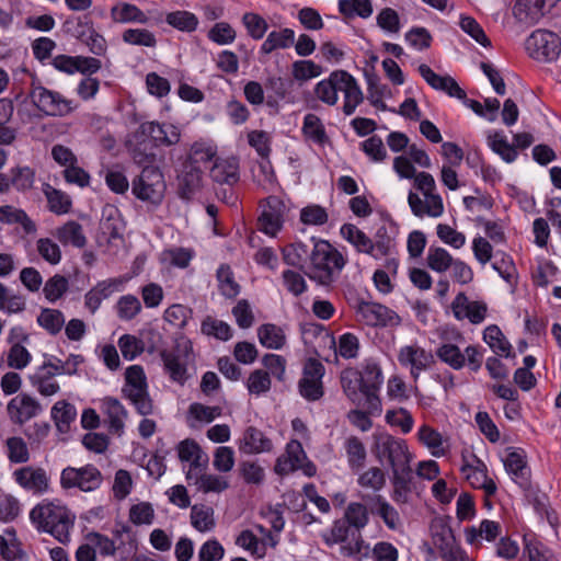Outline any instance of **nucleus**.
I'll list each match as a JSON object with an SVG mask.
<instances>
[{
	"label": "nucleus",
	"mask_w": 561,
	"mask_h": 561,
	"mask_svg": "<svg viewBox=\"0 0 561 561\" xmlns=\"http://www.w3.org/2000/svg\"><path fill=\"white\" fill-rule=\"evenodd\" d=\"M311 256L305 274L320 285L328 286L333 282L334 273L340 272L345 260L328 241L311 239Z\"/></svg>",
	"instance_id": "f257e3e1"
},
{
	"label": "nucleus",
	"mask_w": 561,
	"mask_h": 561,
	"mask_svg": "<svg viewBox=\"0 0 561 561\" xmlns=\"http://www.w3.org/2000/svg\"><path fill=\"white\" fill-rule=\"evenodd\" d=\"M30 517L38 529L49 533L59 542L69 541V531L73 527L75 516H71L67 507L54 503H42L31 511Z\"/></svg>",
	"instance_id": "f03ea898"
},
{
	"label": "nucleus",
	"mask_w": 561,
	"mask_h": 561,
	"mask_svg": "<svg viewBox=\"0 0 561 561\" xmlns=\"http://www.w3.org/2000/svg\"><path fill=\"white\" fill-rule=\"evenodd\" d=\"M371 450L381 465H389L392 472L410 468L411 455L404 439L387 433L375 434Z\"/></svg>",
	"instance_id": "7ed1b4c3"
},
{
	"label": "nucleus",
	"mask_w": 561,
	"mask_h": 561,
	"mask_svg": "<svg viewBox=\"0 0 561 561\" xmlns=\"http://www.w3.org/2000/svg\"><path fill=\"white\" fill-rule=\"evenodd\" d=\"M28 96L32 104L47 116L64 117L77 107L72 100L35 81L31 84Z\"/></svg>",
	"instance_id": "20e7f679"
},
{
	"label": "nucleus",
	"mask_w": 561,
	"mask_h": 561,
	"mask_svg": "<svg viewBox=\"0 0 561 561\" xmlns=\"http://www.w3.org/2000/svg\"><path fill=\"white\" fill-rule=\"evenodd\" d=\"M146 375L141 366L133 365L125 371L124 396L130 400L140 415L152 413L153 405L148 393Z\"/></svg>",
	"instance_id": "39448f33"
},
{
	"label": "nucleus",
	"mask_w": 561,
	"mask_h": 561,
	"mask_svg": "<svg viewBox=\"0 0 561 561\" xmlns=\"http://www.w3.org/2000/svg\"><path fill=\"white\" fill-rule=\"evenodd\" d=\"M165 191L163 174L158 167L146 165L141 173L133 180L131 192L142 202L158 205Z\"/></svg>",
	"instance_id": "423d86ee"
},
{
	"label": "nucleus",
	"mask_w": 561,
	"mask_h": 561,
	"mask_svg": "<svg viewBox=\"0 0 561 561\" xmlns=\"http://www.w3.org/2000/svg\"><path fill=\"white\" fill-rule=\"evenodd\" d=\"M103 481L102 472L91 463L79 468L66 467L60 474V485L62 489H79L85 493L100 489Z\"/></svg>",
	"instance_id": "0eeeda50"
},
{
	"label": "nucleus",
	"mask_w": 561,
	"mask_h": 561,
	"mask_svg": "<svg viewBox=\"0 0 561 561\" xmlns=\"http://www.w3.org/2000/svg\"><path fill=\"white\" fill-rule=\"evenodd\" d=\"M62 28L65 33L85 44L92 54L101 56L106 51V41L94 30L91 21L80 16L68 18Z\"/></svg>",
	"instance_id": "6e6552de"
},
{
	"label": "nucleus",
	"mask_w": 561,
	"mask_h": 561,
	"mask_svg": "<svg viewBox=\"0 0 561 561\" xmlns=\"http://www.w3.org/2000/svg\"><path fill=\"white\" fill-rule=\"evenodd\" d=\"M526 49L536 60L552 61L561 51V41L556 33L537 30L526 39Z\"/></svg>",
	"instance_id": "1a4fd4ad"
},
{
	"label": "nucleus",
	"mask_w": 561,
	"mask_h": 561,
	"mask_svg": "<svg viewBox=\"0 0 561 561\" xmlns=\"http://www.w3.org/2000/svg\"><path fill=\"white\" fill-rule=\"evenodd\" d=\"M357 314L360 321L370 327H398L401 323L397 312L377 302L360 301Z\"/></svg>",
	"instance_id": "9d476101"
},
{
	"label": "nucleus",
	"mask_w": 561,
	"mask_h": 561,
	"mask_svg": "<svg viewBox=\"0 0 561 561\" xmlns=\"http://www.w3.org/2000/svg\"><path fill=\"white\" fill-rule=\"evenodd\" d=\"M362 373L365 405L369 413L381 412V401L378 391L382 385V373L376 363H367Z\"/></svg>",
	"instance_id": "9b49d317"
},
{
	"label": "nucleus",
	"mask_w": 561,
	"mask_h": 561,
	"mask_svg": "<svg viewBox=\"0 0 561 561\" xmlns=\"http://www.w3.org/2000/svg\"><path fill=\"white\" fill-rule=\"evenodd\" d=\"M261 207L263 210L259 217L260 230L274 237L283 227L286 206L279 197L272 195L265 199V204H261Z\"/></svg>",
	"instance_id": "f8f14e48"
},
{
	"label": "nucleus",
	"mask_w": 561,
	"mask_h": 561,
	"mask_svg": "<svg viewBox=\"0 0 561 561\" xmlns=\"http://www.w3.org/2000/svg\"><path fill=\"white\" fill-rule=\"evenodd\" d=\"M188 346L185 345L183 353L181 352L180 344L168 350L163 348L159 352L160 358L163 362V368L170 379L183 385L187 379V355Z\"/></svg>",
	"instance_id": "ddd939ff"
},
{
	"label": "nucleus",
	"mask_w": 561,
	"mask_h": 561,
	"mask_svg": "<svg viewBox=\"0 0 561 561\" xmlns=\"http://www.w3.org/2000/svg\"><path fill=\"white\" fill-rule=\"evenodd\" d=\"M398 360L402 366H410V374L414 381L417 380L421 371L428 369L435 363L431 352L417 345H407L398 354Z\"/></svg>",
	"instance_id": "4468645a"
},
{
	"label": "nucleus",
	"mask_w": 561,
	"mask_h": 561,
	"mask_svg": "<svg viewBox=\"0 0 561 561\" xmlns=\"http://www.w3.org/2000/svg\"><path fill=\"white\" fill-rule=\"evenodd\" d=\"M41 403L26 393H21L11 399L7 405V412L12 423L23 425L28 420L42 412Z\"/></svg>",
	"instance_id": "2eb2a0df"
},
{
	"label": "nucleus",
	"mask_w": 561,
	"mask_h": 561,
	"mask_svg": "<svg viewBox=\"0 0 561 561\" xmlns=\"http://www.w3.org/2000/svg\"><path fill=\"white\" fill-rule=\"evenodd\" d=\"M126 146L135 163L146 167L156 161V146L142 134L140 126L130 135Z\"/></svg>",
	"instance_id": "dca6fc26"
},
{
	"label": "nucleus",
	"mask_w": 561,
	"mask_h": 561,
	"mask_svg": "<svg viewBox=\"0 0 561 561\" xmlns=\"http://www.w3.org/2000/svg\"><path fill=\"white\" fill-rule=\"evenodd\" d=\"M340 78V91L344 94L343 113L352 115L364 101L363 92L355 78L345 70L333 71V79Z\"/></svg>",
	"instance_id": "f3484780"
},
{
	"label": "nucleus",
	"mask_w": 561,
	"mask_h": 561,
	"mask_svg": "<svg viewBox=\"0 0 561 561\" xmlns=\"http://www.w3.org/2000/svg\"><path fill=\"white\" fill-rule=\"evenodd\" d=\"M451 310L457 320L468 319L472 324L481 323L488 307L483 301H470L465 293H459L451 302Z\"/></svg>",
	"instance_id": "a211bd4d"
},
{
	"label": "nucleus",
	"mask_w": 561,
	"mask_h": 561,
	"mask_svg": "<svg viewBox=\"0 0 561 561\" xmlns=\"http://www.w3.org/2000/svg\"><path fill=\"white\" fill-rule=\"evenodd\" d=\"M13 476L19 485L34 494H42L48 490L49 479L42 468L23 467L16 469Z\"/></svg>",
	"instance_id": "6ab92c4d"
},
{
	"label": "nucleus",
	"mask_w": 561,
	"mask_h": 561,
	"mask_svg": "<svg viewBox=\"0 0 561 561\" xmlns=\"http://www.w3.org/2000/svg\"><path fill=\"white\" fill-rule=\"evenodd\" d=\"M150 141L157 147L173 146L180 141V131L173 125H161L157 122H145L139 125Z\"/></svg>",
	"instance_id": "aec40b11"
},
{
	"label": "nucleus",
	"mask_w": 561,
	"mask_h": 561,
	"mask_svg": "<svg viewBox=\"0 0 561 561\" xmlns=\"http://www.w3.org/2000/svg\"><path fill=\"white\" fill-rule=\"evenodd\" d=\"M340 382L344 394L355 405H365L362 373L348 367L341 371Z\"/></svg>",
	"instance_id": "412c9836"
},
{
	"label": "nucleus",
	"mask_w": 561,
	"mask_h": 561,
	"mask_svg": "<svg viewBox=\"0 0 561 561\" xmlns=\"http://www.w3.org/2000/svg\"><path fill=\"white\" fill-rule=\"evenodd\" d=\"M419 72L433 89L444 91L453 98L465 99V90L450 76H439L425 64L420 65Z\"/></svg>",
	"instance_id": "4be33fe9"
},
{
	"label": "nucleus",
	"mask_w": 561,
	"mask_h": 561,
	"mask_svg": "<svg viewBox=\"0 0 561 561\" xmlns=\"http://www.w3.org/2000/svg\"><path fill=\"white\" fill-rule=\"evenodd\" d=\"M477 466L465 463L461 471L466 473V479L476 489H483L488 496H493L496 493L497 486L495 482L488 477L486 466L479 458L474 457Z\"/></svg>",
	"instance_id": "5701e85b"
},
{
	"label": "nucleus",
	"mask_w": 561,
	"mask_h": 561,
	"mask_svg": "<svg viewBox=\"0 0 561 561\" xmlns=\"http://www.w3.org/2000/svg\"><path fill=\"white\" fill-rule=\"evenodd\" d=\"M238 447L241 453L253 455L271 451L273 444L261 430L249 426L244 430Z\"/></svg>",
	"instance_id": "b1692460"
},
{
	"label": "nucleus",
	"mask_w": 561,
	"mask_h": 561,
	"mask_svg": "<svg viewBox=\"0 0 561 561\" xmlns=\"http://www.w3.org/2000/svg\"><path fill=\"white\" fill-rule=\"evenodd\" d=\"M550 11L540 0H517L513 8L515 19L528 26L535 25Z\"/></svg>",
	"instance_id": "393cba45"
},
{
	"label": "nucleus",
	"mask_w": 561,
	"mask_h": 561,
	"mask_svg": "<svg viewBox=\"0 0 561 561\" xmlns=\"http://www.w3.org/2000/svg\"><path fill=\"white\" fill-rule=\"evenodd\" d=\"M393 490L391 493L392 500L398 504H407L411 500V494L414 490L413 472L411 467L400 470H394L391 477Z\"/></svg>",
	"instance_id": "a878e982"
},
{
	"label": "nucleus",
	"mask_w": 561,
	"mask_h": 561,
	"mask_svg": "<svg viewBox=\"0 0 561 561\" xmlns=\"http://www.w3.org/2000/svg\"><path fill=\"white\" fill-rule=\"evenodd\" d=\"M210 176L220 184H236L239 181V160L236 157L217 159L210 170Z\"/></svg>",
	"instance_id": "bb28decb"
},
{
	"label": "nucleus",
	"mask_w": 561,
	"mask_h": 561,
	"mask_svg": "<svg viewBox=\"0 0 561 561\" xmlns=\"http://www.w3.org/2000/svg\"><path fill=\"white\" fill-rule=\"evenodd\" d=\"M301 133L306 140H309L320 147L330 142V138L321 118L313 113H308L304 117Z\"/></svg>",
	"instance_id": "cd10ccee"
},
{
	"label": "nucleus",
	"mask_w": 561,
	"mask_h": 561,
	"mask_svg": "<svg viewBox=\"0 0 561 561\" xmlns=\"http://www.w3.org/2000/svg\"><path fill=\"white\" fill-rule=\"evenodd\" d=\"M434 542L439 548L440 556L445 561H470L463 550L453 546L450 529L443 527L440 534L434 535Z\"/></svg>",
	"instance_id": "c85d7f7f"
},
{
	"label": "nucleus",
	"mask_w": 561,
	"mask_h": 561,
	"mask_svg": "<svg viewBox=\"0 0 561 561\" xmlns=\"http://www.w3.org/2000/svg\"><path fill=\"white\" fill-rule=\"evenodd\" d=\"M0 222L5 225H21L26 234L35 233L37 228L35 222L21 209L11 205L0 207Z\"/></svg>",
	"instance_id": "c756f323"
},
{
	"label": "nucleus",
	"mask_w": 561,
	"mask_h": 561,
	"mask_svg": "<svg viewBox=\"0 0 561 561\" xmlns=\"http://www.w3.org/2000/svg\"><path fill=\"white\" fill-rule=\"evenodd\" d=\"M311 244L295 242L283 249L284 262L290 266L298 267L304 273L307 271L306 264L310 262Z\"/></svg>",
	"instance_id": "7c9ffc66"
},
{
	"label": "nucleus",
	"mask_w": 561,
	"mask_h": 561,
	"mask_svg": "<svg viewBox=\"0 0 561 561\" xmlns=\"http://www.w3.org/2000/svg\"><path fill=\"white\" fill-rule=\"evenodd\" d=\"M77 417V410L73 404L66 400L57 401L51 408V419L58 432L65 434L70 430L71 423Z\"/></svg>",
	"instance_id": "2f4dec72"
},
{
	"label": "nucleus",
	"mask_w": 561,
	"mask_h": 561,
	"mask_svg": "<svg viewBox=\"0 0 561 561\" xmlns=\"http://www.w3.org/2000/svg\"><path fill=\"white\" fill-rule=\"evenodd\" d=\"M55 236L64 245L71 244L81 249L87 244L82 226L75 220L67 221L64 226L59 227Z\"/></svg>",
	"instance_id": "473e14b6"
},
{
	"label": "nucleus",
	"mask_w": 561,
	"mask_h": 561,
	"mask_svg": "<svg viewBox=\"0 0 561 561\" xmlns=\"http://www.w3.org/2000/svg\"><path fill=\"white\" fill-rule=\"evenodd\" d=\"M483 341L491 347L496 355H504L505 357H514L512 353V345L504 336L501 329L491 324L483 331Z\"/></svg>",
	"instance_id": "72a5a7b5"
},
{
	"label": "nucleus",
	"mask_w": 561,
	"mask_h": 561,
	"mask_svg": "<svg viewBox=\"0 0 561 561\" xmlns=\"http://www.w3.org/2000/svg\"><path fill=\"white\" fill-rule=\"evenodd\" d=\"M202 172L193 164H186L183 173L179 176V193L183 199H190L199 187Z\"/></svg>",
	"instance_id": "f704fd0d"
},
{
	"label": "nucleus",
	"mask_w": 561,
	"mask_h": 561,
	"mask_svg": "<svg viewBox=\"0 0 561 561\" xmlns=\"http://www.w3.org/2000/svg\"><path fill=\"white\" fill-rule=\"evenodd\" d=\"M111 16L117 23L137 22L145 24L148 22V16L137 5L127 2L114 5L111 9Z\"/></svg>",
	"instance_id": "c9c22d12"
},
{
	"label": "nucleus",
	"mask_w": 561,
	"mask_h": 561,
	"mask_svg": "<svg viewBox=\"0 0 561 561\" xmlns=\"http://www.w3.org/2000/svg\"><path fill=\"white\" fill-rule=\"evenodd\" d=\"M103 405L108 417L110 431L119 434L124 428V419L127 416L125 408L112 397L104 398Z\"/></svg>",
	"instance_id": "e433bc0d"
},
{
	"label": "nucleus",
	"mask_w": 561,
	"mask_h": 561,
	"mask_svg": "<svg viewBox=\"0 0 561 561\" xmlns=\"http://www.w3.org/2000/svg\"><path fill=\"white\" fill-rule=\"evenodd\" d=\"M257 337L263 346L272 350L282 348L286 342L284 331L273 323H265L259 327Z\"/></svg>",
	"instance_id": "4c0bfd02"
},
{
	"label": "nucleus",
	"mask_w": 561,
	"mask_h": 561,
	"mask_svg": "<svg viewBox=\"0 0 561 561\" xmlns=\"http://www.w3.org/2000/svg\"><path fill=\"white\" fill-rule=\"evenodd\" d=\"M295 42V32L291 28H283L279 32H271L261 46L263 54H271L278 48H288Z\"/></svg>",
	"instance_id": "58836bf2"
},
{
	"label": "nucleus",
	"mask_w": 561,
	"mask_h": 561,
	"mask_svg": "<svg viewBox=\"0 0 561 561\" xmlns=\"http://www.w3.org/2000/svg\"><path fill=\"white\" fill-rule=\"evenodd\" d=\"M43 192L47 198L50 211L61 215L70 210L71 199L66 193L54 188L48 183L44 184Z\"/></svg>",
	"instance_id": "ea45409f"
},
{
	"label": "nucleus",
	"mask_w": 561,
	"mask_h": 561,
	"mask_svg": "<svg viewBox=\"0 0 561 561\" xmlns=\"http://www.w3.org/2000/svg\"><path fill=\"white\" fill-rule=\"evenodd\" d=\"M341 233L359 252L373 253V241L356 226L345 224L341 228Z\"/></svg>",
	"instance_id": "a19ab883"
},
{
	"label": "nucleus",
	"mask_w": 561,
	"mask_h": 561,
	"mask_svg": "<svg viewBox=\"0 0 561 561\" xmlns=\"http://www.w3.org/2000/svg\"><path fill=\"white\" fill-rule=\"evenodd\" d=\"M10 185L19 192H25L33 187L35 171L30 167H15L9 172Z\"/></svg>",
	"instance_id": "79ce46f5"
},
{
	"label": "nucleus",
	"mask_w": 561,
	"mask_h": 561,
	"mask_svg": "<svg viewBox=\"0 0 561 561\" xmlns=\"http://www.w3.org/2000/svg\"><path fill=\"white\" fill-rule=\"evenodd\" d=\"M191 522L195 529L201 533L208 531L215 526L214 510L206 505H193Z\"/></svg>",
	"instance_id": "37998d69"
},
{
	"label": "nucleus",
	"mask_w": 561,
	"mask_h": 561,
	"mask_svg": "<svg viewBox=\"0 0 561 561\" xmlns=\"http://www.w3.org/2000/svg\"><path fill=\"white\" fill-rule=\"evenodd\" d=\"M37 322L48 333L56 335L65 324V317L60 310L44 308L37 317Z\"/></svg>",
	"instance_id": "c03bdc74"
},
{
	"label": "nucleus",
	"mask_w": 561,
	"mask_h": 561,
	"mask_svg": "<svg viewBox=\"0 0 561 561\" xmlns=\"http://www.w3.org/2000/svg\"><path fill=\"white\" fill-rule=\"evenodd\" d=\"M345 450L347 455L348 465L352 469H360L366 461V448L360 439L356 436H351L345 442Z\"/></svg>",
	"instance_id": "a18cd8bd"
},
{
	"label": "nucleus",
	"mask_w": 561,
	"mask_h": 561,
	"mask_svg": "<svg viewBox=\"0 0 561 561\" xmlns=\"http://www.w3.org/2000/svg\"><path fill=\"white\" fill-rule=\"evenodd\" d=\"M420 442L431 449L432 455L435 457H442L445 455L443 448V437L439 432L428 425H423L417 433Z\"/></svg>",
	"instance_id": "49530a36"
},
{
	"label": "nucleus",
	"mask_w": 561,
	"mask_h": 561,
	"mask_svg": "<svg viewBox=\"0 0 561 561\" xmlns=\"http://www.w3.org/2000/svg\"><path fill=\"white\" fill-rule=\"evenodd\" d=\"M426 262L431 270L444 273L450 268L454 259L444 248L431 247L427 251Z\"/></svg>",
	"instance_id": "de8ad7c7"
},
{
	"label": "nucleus",
	"mask_w": 561,
	"mask_h": 561,
	"mask_svg": "<svg viewBox=\"0 0 561 561\" xmlns=\"http://www.w3.org/2000/svg\"><path fill=\"white\" fill-rule=\"evenodd\" d=\"M220 293L229 298H236L240 293V286L233 278V273L228 265H221L217 271Z\"/></svg>",
	"instance_id": "09e8293b"
},
{
	"label": "nucleus",
	"mask_w": 561,
	"mask_h": 561,
	"mask_svg": "<svg viewBox=\"0 0 561 561\" xmlns=\"http://www.w3.org/2000/svg\"><path fill=\"white\" fill-rule=\"evenodd\" d=\"M437 357L454 369H461L465 366L466 357L455 344L446 343L436 351Z\"/></svg>",
	"instance_id": "8fccbe9b"
},
{
	"label": "nucleus",
	"mask_w": 561,
	"mask_h": 561,
	"mask_svg": "<svg viewBox=\"0 0 561 561\" xmlns=\"http://www.w3.org/2000/svg\"><path fill=\"white\" fill-rule=\"evenodd\" d=\"M340 78L333 79V72L328 80H322L317 83L314 92L319 100L322 102L334 105L337 102V91H340Z\"/></svg>",
	"instance_id": "3c124183"
},
{
	"label": "nucleus",
	"mask_w": 561,
	"mask_h": 561,
	"mask_svg": "<svg viewBox=\"0 0 561 561\" xmlns=\"http://www.w3.org/2000/svg\"><path fill=\"white\" fill-rule=\"evenodd\" d=\"M201 330L203 334L214 336L221 341H227L232 335L231 328L228 323L209 316L203 320Z\"/></svg>",
	"instance_id": "603ef678"
},
{
	"label": "nucleus",
	"mask_w": 561,
	"mask_h": 561,
	"mask_svg": "<svg viewBox=\"0 0 561 561\" xmlns=\"http://www.w3.org/2000/svg\"><path fill=\"white\" fill-rule=\"evenodd\" d=\"M339 10L346 16L358 15L367 19L373 13V5L370 0H340Z\"/></svg>",
	"instance_id": "864d4df0"
},
{
	"label": "nucleus",
	"mask_w": 561,
	"mask_h": 561,
	"mask_svg": "<svg viewBox=\"0 0 561 561\" xmlns=\"http://www.w3.org/2000/svg\"><path fill=\"white\" fill-rule=\"evenodd\" d=\"M167 23L182 32H193L196 30L198 20L195 14L188 11H175L167 15Z\"/></svg>",
	"instance_id": "5fc2aeb1"
},
{
	"label": "nucleus",
	"mask_w": 561,
	"mask_h": 561,
	"mask_svg": "<svg viewBox=\"0 0 561 561\" xmlns=\"http://www.w3.org/2000/svg\"><path fill=\"white\" fill-rule=\"evenodd\" d=\"M195 485L204 493H220L229 488V482L224 477L205 472L196 477Z\"/></svg>",
	"instance_id": "6e6d98bb"
},
{
	"label": "nucleus",
	"mask_w": 561,
	"mask_h": 561,
	"mask_svg": "<svg viewBox=\"0 0 561 561\" xmlns=\"http://www.w3.org/2000/svg\"><path fill=\"white\" fill-rule=\"evenodd\" d=\"M68 287V279L62 275L56 274L45 283L43 293L48 301L55 302L62 297Z\"/></svg>",
	"instance_id": "4d7b16f0"
},
{
	"label": "nucleus",
	"mask_w": 561,
	"mask_h": 561,
	"mask_svg": "<svg viewBox=\"0 0 561 561\" xmlns=\"http://www.w3.org/2000/svg\"><path fill=\"white\" fill-rule=\"evenodd\" d=\"M270 373L263 369L252 371L247 381V388L251 394L260 396L266 393L271 389Z\"/></svg>",
	"instance_id": "13d9d810"
},
{
	"label": "nucleus",
	"mask_w": 561,
	"mask_h": 561,
	"mask_svg": "<svg viewBox=\"0 0 561 561\" xmlns=\"http://www.w3.org/2000/svg\"><path fill=\"white\" fill-rule=\"evenodd\" d=\"M375 504L377 506L375 513L390 529H396L400 523V517L397 510L390 505L381 495H377L375 497Z\"/></svg>",
	"instance_id": "bf43d9fd"
},
{
	"label": "nucleus",
	"mask_w": 561,
	"mask_h": 561,
	"mask_svg": "<svg viewBox=\"0 0 561 561\" xmlns=\"http://www.w3.org/2000/svg\"><path fill=\"white\" fill-rule=\"evenodd\" d=\"M0 556L7 561H27V554L21 548V543L13 538L5 539L0 535Z\"/></svg>",
	"instance_id": "052dcab7"
},
{
	"label": "nucleus",
	"mask_w": 561,
	"mask_h": 561,
	"mask_svg": "<svg viewBox=\"0 0 561 561\" xmlns=\"http://www.w3.org/2000/svg\"><path fill=\"white\" fill-rule=\"evenodd\" d=\"M343 519L347 520V524H350L354 529L360 531V529L368 523V513L363 504L351 503L345 510Z\"/></svg>",
	"instance_id": "680f3d73"
},
{
	"label": "nucleus",
	"mask_w": 561,
	"mask_h": 561,
	"mask_svg": "<svg viewBox=\"0 0 561 561\" xmlns=\"http://www.w3.org/2000/svg\"><path fill=\"white\" fill-rule=\"evenodd\" d=\"M357 482L362 488L379 491L386 484V474L380 468L371 467L358 477Z\"/></svg>",
	"instance_id": "e2e57ef3"
},
{
	"label": "nucleus",
	"mask_w": 561,
	"mask_h": 561,
	"mask_svg": "<svg viewBox=\"0 0 561 561\" xmlns=\"http://www.w3.org/2000/svg\"><path fill=\"white\" fill-rule=\"evenodd\" d=\"M356 535H358V530L347 524V520L341 518L334 522L330 538L327 539V543L332 545L346 542L348 539L355 538Z\"/></svg>",
	"instance_id": "0e129e2a"
},
{
	"label": "nucleus",
	"mask_w": 561,
	"mask_h": 561,
	"mask_svg": "<svg viewBox=\"0 0 561 561\" xmlns=\"http://www.w3.org/2000/svg\"><path fill=\"white\" fill-rule=\"evenodd\" d=\"M123 41L130 45H139L146 47L156 46V37L153 33L145 28H128L123 33Z\"/></svg>",
	"instance_id": "69168bd1"
},
{
	"label": "nucleus",
	"mask_w": 561,
	"mask_h": 561,
	"mask_svg": "<svg viewBox=\"0 0 561 561\" xmlns=\"http://www.w3.org/2000/svg\"><path fill=\"white\" fill-rule=\"evenodd\" d=\"M116 308L122 320H131L140 312L141 304L136 296L125 295L118 299Z\"/></svg>",
	"instance_id": "338daca9"
},
{
	"label": "nucleus",
	"mask_w": 561,
	"mask_h": 561,
	"mask_svg": "<svg viewBox=\"0 0 561 561\" xmlns=\"http://www.w3.org/2000/svg\"><path fill=\"white\" fill-rule=\"evenodd\" d=\"M8 458L13 463H24L30 459V453L26 443L21 437H10L7 439Z\"/></svg>",
	"instance_id": "774afa93"
}]
</instances>
